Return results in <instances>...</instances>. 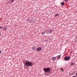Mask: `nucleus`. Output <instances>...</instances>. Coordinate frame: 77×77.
<instances>
[{"label": "nucleus", "mask_w": 77, "mask_h": 77, "mask_svg": "<svg viewBox=\"0 0 77 77\" xmlns=\"http://www.w3.org/2000/svg\"><path fill=\"white\" fill-rule=\"evenodd\" d=\"M43 70L45 71V75H48V73H50V68H44Z\"/></svg>", "instance_id": "obj_1"}, {"label": "nucleus", "mask_w": 77, "mask_h": 77, "mask_svg": "<svg viewBox=\"0 0 77 77\" xmlns=\"http://www.w3.org/2000/svg\"><path fill=\"white\" fill-rule=\"evenodd\" d=\"M25 64L26 65L28 66H32L33 65V63L29 61H27L25 62Z\"/></svg>", "instance_id": "obj_2"}, {"label": "nucleus", "mask_w": 77, "mask_h": 77, "mask_svg": "<svg viewBox=\"0 0 77 77\" xmlns=\"http://www.w3.org/2000/svg\"><path fill=\"white\" fill-rule=\"evenodd\" d=\"M71 58V57L69 56H66L64 58L65 60H69Z\"/></svg>", "instance_id": "obj_3"}, {"label": "nucleus", "mask_w": 77, "mask_h": 77, "mask_svg": "<svg viewBox=\"0 0 77 77\" xmlns=\"http://www.w3.org/2000/svg\"><path fill=\"white\" fill-rule=\"evenodd\" d=\"M41 50H42V48L40 47L36 49V50H37V51H41Z\"/></svg>", "instance_id": "obj_4"}, {"label": "nucleus", "mask_w": 77, "mask_h": 77, "mask_svg": "<svg viewBox=\"0 0 77 77\" xmlns=\"http://www.w3.org/2000/svg\"><path fill=\"white\" fill-rule=\"evenodd\" d=\"M3 30H8V27L7 26L4 27Z\"/></svg>", "instance_id": "obj_5"}, {"label": "nucleus", "mask_w": 77, "mask_h": 77, "mask_svg": "<svg viewBox=\"0 0 77 77\" xmlns=\"http://www.w3.org/2000/svg\"><path fill=\"white\" fill-rule=\"evenodd\" d=\"M51 60H52L53 61H55L56 60V58L53 57V58L51 59Z\"/></svg>", "instance_id": "obj_6"}, {"label": "nucleus", "mask_w": 77, "mask_h": 77, "mask_svg": "<svg viewBox=\"0 0 77 77\" xmlns=\"http://www.w3.org/2000/svg\"><path fill=\"white\" fill-rule=\"evenodd\" d=\"M56 58H57V59H59L60 58V55H58L57 56V57H56Z\"/></svg>", "instance_id": "obj_7"}, {"label": "nucleus", "mask_w": 77, "mask_h": 77, "mask_svg": "<svg viewBox=\"0 0 77 77\" xmlns=\"http://www.w3.org/2000/svg\"><path fill=\"white\" fill-rule=\"evenodd\" d=\"M61 6H63L64 5V3L63 2H62L61 3Z\"/></svg>", "instance_id": "obj_8"}, {"label": "nucleus", "mask_w": 77, "mask_h": 77, "mask_svg": "<svg viewBox=\"0 0 77 77\" xmlns=\"http://www.w3.org/2000/svg\"><path fill=\"white\" fill-rule=\"evenodd\" d=\"M35 46H34L32 48V49L33 50H35Z\"/></svg>", "instance_id": "obj_9"}, {"label": "nucleus", "mask_w": 77, "mask_h": 77, "mask_svg": "<svg viewBox=\"0 0 77 77\" xmlns=\"http://www.w3.org/2000/svg\"><path fill=\"white\" fill-rule=\"evenodd\" d=\"M71 66H74V64L73 63H72L71 64Z\"/></svg>", "instance_id": "obj_10"}, {"label": "nucleus", "mask_w": 77, "mask_h": 77, "mask_svg": "<svg viewBox=\"0 0 77 77\" xmlns=\"http://www.w3.org/2000/svg\"><path fill=\"white\" fill-rule=\"evenodd\" d=\"M45 33V32H42V33L41 34H42V35H43V34H44V35Z\"/></svg>", "instance_id": "obj_11"}, {"label": "nucleus", "mask_w": 77, "mask_h": 77, "mask_svg": "<svg viewBox=\"0 0 77 77\" xmlns=\"http://www.w3.org/2000/svg\"><path fill=\"white\" fill-rule=\"evenodd\" d=\"M59 15L58 14H55V17H56V16H58Z\"/></svg>", "instance_id": "obj_12"}, {"label": "nucleus", "mask_w": 77, "mask_h": 77, "mask_svg": "<svg viewBox=\"0 0 77 77\" xmlns=\"http://www.w3.org/2000/svg\"><path fill=\"white\" fill-rule=\"evenodd\" d=\"M0 29H3V27L2 26H0Z\"/></svg>", "instance_id": "obj_13"}, {"label": "nucleus", "mask_w": 77, "mask_h": 77, "mask_svg": "<svg viewBox=\"0 0 77 77\" xmlns=\"http://www.w3.org/2000/svg\"><path fill=\"white\" fill-rule=\"evenodd\" d=\"M65 2H68V0H65Z\"/></svg>", "instance_id": "obj_14"}, {"label": "nucleus", "mask_w": 77, "mask_h": 77, "mask_svg": "<svg viewBox=\"0 0 77 77\" xmlns=\"http://www.w3.org/2000/svg\"><path fill=\"white\" fill-rule=\"evenodd\" d=\"M75 75H76V77H77V72L76 73Z\"/></svg>", "instance_id": "obj_15"}, {"label": "nucleus", "mask_w": 77, "mask_h": 77, "mask_svg": "<svg viewBox=\"0 0 77 77\" xmlns=\"http://www.w3.org/2000/svg\"><path fill=\"white\" fill-rule=\"evenodd\" d=\"M11 2H14V0H11Z\"/></svg>", "instance_id": "obj_16"}, {"label": "nucleus", "mask_w": 77, "mask_h": 77, "mask_svg": "<svg viewBox=\"0 0 77 77\" xmlns=\"http://www.w3.org/2000/svg\"><path fill=\"white\" fill-rule=\"evenodd\" d=\"M61 71H63V69H61Z\"/></svg>", "instance_id": "obj_17"}, {"label": "nucleus", "mask_w": 77, "mask_h": 77, "mask_svg": "<svg viewBox=\"0 0 77 77\" xmlns=\"http://www.w3.org/2000/svg\"><path fill=\"white\" fill-rule=\"evenodd\" d=\"M1 53H2V51L0 50V54H1Z\"/></svg>", "instance_id": "obj_18"}, {"label": "nucleus", "mask_w": 77, "mask_h": 77, "mask_svg": "<svg viewBox=\"0 0 77 77\" xmlns=\"http://www.w3.org/2000/svg\"><path fill=\"white\" fill-rule=\"evenodd\" d=\"M1 36V33H0V36Z\"/></svg>", "instance_id": "obj_19"}]
</instances>
